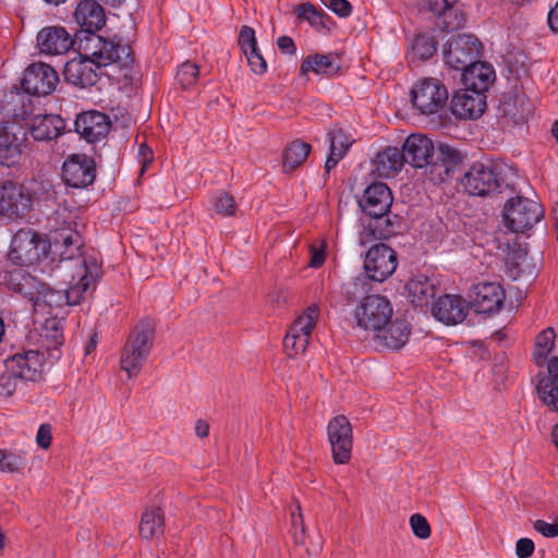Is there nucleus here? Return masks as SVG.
<instances>
[{"instance_id":"nucleus-1","label":"nucleus","mask_w":558,"mask_h":558,"mask_svg":"<svg viewBox=\"0 0 558 558\" xmlns=\"http://www.w3.org/2000/svg\"><path fill=\"white\" fill-rule=\"evenodd\" d=\"M64 276V289H51L41 282L38 298H33L35 313L54 316L52 311L63 305H75L83 300L84 294L94 289L100 278V265L94 257L76 262H64L58 269Z\"/></svg>"},{"instance_id":"nucleus-2","label":"nucleus","mask_w":558,"mask_h":558,"mask_svg":"<svg viewBox=\"0 0 558 558\" xmlns=\"http://www.w3.org/2000/svg\"><path fill=\"white\" fill-rule=\"evenodd\" d=\"M77 218V211L66 206L58 207L49 218L48 240L50 246L59 252L65 262L78 254L82 247V238L76 229Z\"/></svg>"},{"instance_id":"nucleus-3","label":"nucleus","mask_w":558,"mask_h":558,"mask_svg":"<svg viewBox=\"0 0 558 558\" xmlns=\"http://www.w3.org/2000/svg\"><path fill=\"white\" fill-rule=\"evenodd\" d=\"M84 36L76 40L77 51L89 57L100 70L114 63L122 68H128L132 63L131 47L121 39H106L97 34Z\"/></svg>"},{"instance_id":"nucleus-4","label":"nucleus","mask_w":558,"mask_h":558,"mask_svg":"<svg viewBox=\"0 0 558 558\" xmlns=\"http://www.w3.org/2000/svg\"><path fill=\"white\" fill-rule=\"evenodd\" d=\"M154 338V325L146 319L141 322L130 335L120 356V366L129 378L136 377L148 357Z\"/></svg>"},{"instance_id":"nucleus-5","label":"nucleus","mask_w":558,"mask_h":558,"mask_svg":"<svg viewBox=\"0 0 558 558\" xmlns=\"http://www.w3.org/2000/svg\"><path fill=\"white\" fill-rule=\"evenodd\" d=\"M393 316L391 302L383 295L363 298L354 307L352 317L355 326L364 331L375 332Z\"/></svg>"},{"instance_id":"nucleus-6","label":"nucleus","mask_w":558,"mask_h":558,"mask_svg":"<svg viewBox=\"0 0 558 558\" xmlns=\"http://www.w3.org/2000/svg\"><path fill=\"white\" fill-rule=\"evenodd\" d=\"M396 268V252L384 243L375 244L367 251L365 256V275L357 276L354 284H364L366 279L383 282L395 272Z\"/></svg>"},{"instance_id":"nucleus-7","label":"nucleus","mask_w":558,"mask_h":558,"mask_svg":"<svg viewBox=\"0 0 558 558\" xmlns=\"http://www.w3.org/2000/svg\"><path fill=\"white\" fill-rule=\"evenodd\" d=\"M542 216L543 210L538 203L521 196L510 198L504 209L506 227L514 233L531 229Z\"/></svg>"},{"instance_id":"nucleus-8","label":"nucleus","mask_w":558,"mask_h":558,"mask_svg":"<svg viewBox=\"0 0 558 558\" xmlns=\"http://www.w3.org/2000/svg\"><path fill=\"white\" fill-rule=\"evenodd\" d=\"M27 133L24 124L16 119L0 122V163L16 165L25 148Z\"/></svg>"},{"instance_id":"nucleus-9","label":"nucleus","mask_w":558,"mask_h":558,"mask_svg":"<svg viewBox=\"0 0 558 558\" xmlns=\"http://www.w3.org/2000/svg\"><path fill=\"white\" fill-rule=\"evenodd\" d=\"M481 44L470 34L452 35L444 48V61L451 69L463 71L480 57Z\"/></svg>"},{"instance_id":"nucleus-10","label":"nucleus","mask_w":558,"mask_h":558,"mask_svg":"<svg viewBox=\"0 0 558 558\" xmlns=\"http://www.w3.org/2000/svg\"><path fill=\"white\" fill-rule=\"evenodd\" d=\"M413 106L422 114H434L444 108L448 100L446 87L435 78L420 80L411 92Z\"/></svg>"},{"instance_id":"nucleus-11","label":"nucleus","mask_w":558,"mask_h":558,"mask_svg":"<svg viewBox=\"0 0 558 558\" xmlns=\"http://www.w3.org/2000/svg\"><path fill=\"white\" fill-rule=\"evenodd\" d=\"M44 251L41 236L31 229H22L13 235L8 257L15 265L31 266L39 259Z\"/></svg>"},{"instance_id":"nucleus-12","label":"nucleus","mask_w":558,"mask_h":558,"mask_svg":"<svg viewBox=\"0 0 558 558\" xmlns=\"http://www.w3.org/2000/svg\"><path fill=\"white\" fill-rule=\"evenodd\" d=\"M461 184L469 194L484 196L498 189L499 178L492 162H475L465 172Z\"/></svg>"},{"instance_id":"nucleus-13","label":"nucleus","mask_w":558,"mask_h":558,"mask_svg":"<svg viewBox=\"0 0 558 558\" xmlns=\"http://www.w3.org/2000/svg\"><path fill=\"white\" fill-rule=\"evenodd\" d=\"M46 367L45 354L39 350H24L5 361V368L17 377L28 381L41 379Z\"/></svg>"},{"instance_id":"nucleus-14","label":"nucleus","mask_w":558,"mask_h":558,"mask_svg":"<svg viewBox=\"0 0 558 558\" xmlns=\"http://www.w3.org/2000/svg\"><path fill=\"white\" fill-rule=\"evenodd\" d=\"M332 459L337 464L348 463L352 452V426L344 415L335 416L327 426Z\"/></svg>"},{"instance_id":"nucleus-15","label":"nucleus","mask_w":558,"mask_h":558,"mask_svg":"<svg viewBox=\"0 0 558 558\" xmlns=\"http://www.w3.org/2000/svg\"><path fill=\"white\" fill-rule=\"evenodd\" d=\"M96 178L94 160L82 154L69 156L62 166V179L71 187L84 189L93 184Z\"/></svg>"},{"instance_id":"nucleus-16","label":"nucleus","mask_w":558,"mask_h":558,"mask_svg":"<svg viewBox=\"0 0 558 558\" xmlns=\"http://www.w3.org/2000/svg\"><path fill=\"white\" fill-rule=\"evenodd\" d=\"M59 76L56 70L46 63H33L28 65L21 81L23 89L27 94L45 96L56 89Z\"/></svg>"},{"instance_id":"nucleus-17","label":"nucleus","mask_w":558,"mask_h":558,"mask_svg":"<svg viewBox=\"0 0 558 558\" xmlns=\"http://www.w3.org/2000/svg\"><path fill=\"white\" fill-rule=\"evenodd\" d=\"M506 300L502 286L498 282H480L470 294V307L477 313L494 314L501 310Z\"/></svg>"},{"instance_id":"nucleus-18","label":"nucleus","mask_w":558,"mask_h":558,"mask_svg":"<svg viewBox=\"0 0 558 558\" xmlns=\"http://www.w3.org/2000/svg\"><path fill=\"white\" fill-rule=\"evenodd\" d=\"M31 194L21 185L4 183L0 186V215L15 220L23 217L31 208Z\"/></svg>"},{"instance_id":"nucleus-19","label":"nucleus","mask_w":558,"mask_h":558,"mask_svg":"<svg viewBox=\"0 0 558 558\" xmlns=\"http://www.w3.org/2000/svg\"><path fill=\"white\" fill-rule=\"evenodd\" d=\"M410 335L409 323L403 318H393L392 316L389 323L384 324L373 333V340L379 349L397 351L407 344Z\"/></svg>"},{"instance_id":"nucleus-20","label":"nucleus","mask_w":558,"mask_h":558,"mask_svg":"<svg viewBox=\"0 0 558 558\" xmlns=\"http://www.w3.org/2000/svg\"><path fill=\"white\" fill-rule=\"evenodd\" d=\"M36 41L40 53L61 56L76 45V37L73 38L63 26L51 25L37 33Z\"/></svg>"},{"instance_id":"nucleus-21","label":"nucleus","mask_w":558,"mask_h":558,"mask_svg":"<svg viewBox=\"0 0 558 558\" xmlns=\"http://www.w3.org/2000/svg\"><path fill=\"white\" fill-rule=\"evenodd\" d=\"M392 204L390 189L385 183H373L360 199V207L371 218L380 220L387 216Z\"/></svg>"},{"instance_id":"nucleus-22","label":"nucleus","mask_w":558,"mask_h":558,"mask_svg":"<svg viewBox=\"0 0 558 558\" xmlns=\"http://www.w3.org/2000/svg\"><path fill=\"white\" fill-rule=\"evenodd\" d=\"M78 54V58H73L65 63L64 78L70 84L82 88L94 86L101 75V70L89 57Z\"/></svg>"},{"instance_id":"nucleus-23","label":"nucleus","mask_w":558,"mask_h":558,"mask_svg":"<svg viewBox=\"0 0 558 558\" xmlns=\"http://www.w3.org/2000/svg\"><path fill=\"white\" fill-rule=\"evenodd\" d=\"M75 22L81 29L75 34L76 40L87 34H96L106 24V15L102 7L96 0H82L74 11Z\"/></svg>"},{"instance_id":"nucleus-24","label":"nucleus","mask_w":558,"mask_h":558,"mask_svg":"<svg viewBox=\"0 0 558 558\" xmlns=\"http://www.w3.org/2000/svg\"><path fill=\"white\" fill-rule=\"evenodd\" d=\"M110 128L109 117L96 110L83 112L75 120V131L88 143L104 140Z\"/></svg>"},{"instance_id":"nucleus-25","label":"nucleus","mask_w":558,"mask_h":558,"mask_svg":"<svg viewBox=\"0 0 558 558\" xmlns=\"http://www.w3.org/2000/svg\"><path fill=\"white\" fill-rule=\"evenodd\" d=\"M486 108V96L476 89L459 90L451 100V111L462 119H477Z\"/></svg>"},{"instance_id":"nucleus-26","label":"nucleus","mask_w":558,"mask_h":558,"mask_svg":"<svg viewBox=\"0 0 558 558\" xmlns=\"http://www.w3.org/2000/svg\"><path fill=\"white\" fill-rule=\"evenodd\" d=\"M469 305L459 295L446 294L432 305L433 316L447 325H457L465 318Z\"/></svg>"},{"instance_id":"nucleus-27","label":"nucleus","mask_w":558,"mask_h":558,"mask_svg":"<svg viewBox=\"0 0 558 558\" xmlns=\"http://www.w3.org/2000/svg\"><path fill=\"white\" fill-rule=\"evenodd\" d=\"M434 144L429 137L423 134H411L403 144L402 153L405 160L413 167L422 168L433 162Z\"/></svg>"},{"instance_id":"nucleus-28","label":"nucleus","mask_w":558,"mask_h":558,"mask_svg":"<svg viewBox=\"0 0 558 558\" xmlns=\"http://www.w3.org/2000/svg\"><path fill=\"white\" fill-rule=\"evenodd\" d=\"M0 283L13 292L20 293L32 301L38 298V289L41 282L24 269L0 271Z\"/></svg>"},{"instance_id":"nucleus-29","label":"nucleus","mask_w":558,"mask_h":558,"mask_svg":"<svg viewBox=\"0 0 558 558\" xmlns=\"http://www.w3.org/2000/svg\"><path fill=\"white\" fill-rule=\"evenodd\" d=\"M327 135L329 141V154L325 162V170L329 173L347 155L354 138L339 125H332Z\"/></svg>"},{"instance_id":"nucleus-30","label":"nucleus","mask_w":558,"mask_h":558,"mask_svg":"<svg viewBox=\"0 0 558 558\" xmlns=\"http://www.w3.org/2000/svg\"><path fill=\"white\" fill-rule=\"evenodd\" d=\"M462 78L466 88L485 94L495 80V70L489 63L476 59L462 71Z\"/></svg>"},{"instance_id":"nucleus-31","label":"nucleus","mask_w":558,"mask_h":558,"mask_svg":"<svg viewBox=\"0 0 558 558\" xmlns=\"http://www.w3.org/2000/svg\"><path fill=\"white\" fill-rule=\"evenodd\" d=\"M65 123L58 114H37L33 117L29 131L36 141H51L64 130Z\"/></svg>"},{"instance_id":"nucleus-32","label":"nucleus","mask_w":558,"mask_h":558,"mask_svg":"<svg viewBox=\"0 0 558 558\" xmlns=\"http://www.w3.org/2000/svg\"><path fill=\"white\" fill-rule=\"evenodd\" d=\"M405 289L408 291L409 301L418 307L428 306L436 295L434 279L425 275H417L411 278Z\"/></svg>"},{"instance_id":"nucleus-33","label":"nucleus","mask_w":558,"mask_h":558,"mask_svg":"<svg viewBox=\"0 0 558 558\" xmlns=\"http://www.w3.org/2000/svg\"><path fill=\"white\" fill-rule=\"evenodd\" d=\"M541 400L551 410L558 411V357H551L547 365V375L536 386Z\"/></svg>"},{"instance_id":"nucleus-34","label":"nucleus","mask_w":558,"mask_h":558,"mask_svg":"<svg viewBox=\"0 0 558 558\" xmlns=\"http://www.w3.org/2000/svg\"><path fill=\"white\" fill-rule=\"evenodd\" d=\"M405 156L397 147H388L377 154L373 162V172L378 178H390L396 175L403 167Z\"/></svg>"},{"instance_id":"nucleus-35","label":"nucleus","mask_w":558,"mask_h":558,"mask_svg":"<svg viewBox=\"0 0 558 558\" xmlns=\"http://www.w3.org/2000/svg\"><path fill=\"white\" fill-rule=\"evenodd\" d=\"M340 70L339 57L336 53H315L308 56L301 64V72L306 74H332Z\"/></svg>"},{"instance_id":"nucleus-36","label":"nucleus","mask_w":558,"mask_h":558,"mask_svg":"<svg viewBox=\"0 0 558 558\" xmlns=\"http://www.w3.org/2000/svg\"><path fill=\"white\" fill-rule=\"evenodd\" d=\"M436 51V40L430 34H417L412 40L408 57L412 62L429 59Z\"/></svg>"},{"instance_id":"nucleus-37","label":"nucleus","mask_w":558,"mask_h":558,"mask_svg":"<svg viewBox=\"0 0 558 558\" xmlns=\"http://www.w3.org/2000/svg\"><path fill=\"white\" fill-rule=\"evenodd\" d=\"M140 532L144 538L156 537L163 533V513L160 508H150L143 513Z\"/></svg>"},{"instance_id":"nucleus-38","label":"nucleus","mask_w":558,"mask_h":558,"mask_svg":"<svg viewBox=\"0 0 558 558\" xmlns=\"http://www.w3.org/2000/svg\"><path fill=\"white\" fill-rule=\"evenodd\" d=\"M319 316V307L317 304H311L305 308V311L295 318L292 326L290 327V331H293L300 336H303L307 339H311L312 331L317 324V319Z\"/></svg>"},{"instance_id":"nucleus-39","label":"nucleus","mask_w":558,"mask_h":558,"mask_svg":"<svg viewBox=\"0 0 558 558\" xmlns=\"http://www.w3.org/2000/svg\"><path fill=\"white\" fill-rule=\"evenodd\" d=\"M311 151V145L301 141L292 142L284 154L283 169L286 172L302 165Z\"/></svg>"},{"instance_id":"nucleus-40","label":"nucleus","mask_w":558,"mask_h":558,"mask_svg":"<svg viewBox=\"0 0 558 558\" xmlns=\"http://www.w3.org/2000/svg\"><path fill=\"white\" fill-rule=\"evenodd\" d=\"M555 337V331L551 328H546L536 336L534 359L538 365L545 363L548 354L551 352Z\"/></svg>"},{"instance_id":"nucleus-41","label":"nucleus","mask_w":558,"mask_h":558,"mask_svg":"<svg viewBox=\"0 0 558 558\" xmlns=\"http://www.w3.org/2000/svg\"><path fill=\"white\" fill-rule=\"evenodd\" d=\"M308 343L310 339L289 330L283 347L289 356L296 357L305 352Z\"/></svg>"},{"instance_id":"nucleus-42","label":"nucleus","mask_w":558,"mask_h":558,"mask_svg":"<svg viewBox=\"0 0 558 558\" xmlns=\"http://www.w3.org/2000/svg\"><path fill=\"white\" fill-rule=\"evenodd\" d=\"M213 206L216 214L222 217L232 216L235 213L234 199L226 192H219L213 197Z\"/></svg>"},{"instance_id":"nucleus-43","label":"nucleus","mask_w":558,"mask_h":558,"mask_svg":"<svg viewBox=\"0 0 558 558\" xmlns=\"http://www.w3.org/2000/svg\"><path fill=\"white\" fill-rule=\"evenodd\" d=\"M198 76V66L193 62L182 63L177 72V81L183 87L187 88L193 86Z\"/></svg>"},{"instance_id":"nucleus-44","label":"nucleus","mask_w":558,"mask_h":558,"mask_svg":"<svg viewBox=\"0 0 558 558\" xmlns=\"http://www.w3.org/2000/svg\"><path fill=\"white\" fill-rule=\"evenodd\" d=\"M25 466V459L16 453L7 452L0 449V471L17 472Z\"/></svg>"},{"instance_id":"nucleus-45","label":"nucleus","mask_w":558,"mask_h":558,"mask_svg":"<svg viewBox=\"0 0 558 558\" xmlns=\"http://www.w3.org/2000/svg\"><path fill=\"white\" fill-rule=\"evenodd\" d=\"M17 377L5 368V372L0 375V399L11 397L16 390Z\"/></svg>"},{"instance_id":"nucleus-46","label":"nucleus","mask_w":558,"mask_h":558,"mask_svg":"<svg viewBox=\"0 0 558 558\" xmlns=\"http://www.w3.org/2000/svg\"><path fill=\"white\" fill-rule=\"evenodd\" d=\"M295 14L300 20L307 21L311 25L317 26L322 23V15L310 3H302L295 8Z\"/></svg>"},{"instance_id":"nucleus-47","label":"nucleus","mask_w":558,"mask_h":558,"mask_svg":"<svg viewBox=\"0 0 558 558\" xmlns=\"http://www.w3.org/2000/svg\"><path fill=\"white\" fill-rule=\"evenodd\" d=\"M410 525L416 537L426 539L430 536V526L422 514H412L410 518Z\"/></svg>"},{"instance_id":"nucleus-48","label":"nucleus","mask_w":558,"mask_h":558,"mask_svg":"<svg viewBox=\"0 0 558 558\" xmlns=\"http://www.w3.org/2000/svg\"><path fill=\"white\" fill-rule=\"evenodd\" d=\"M239 45L244 52L258 48L255 31L250 26H243L239 34Z\"/></svg>"},{"instance_id":"nucleus-49","label":"nucleus","mask_w":558,"mask_h":558,"mask_svg":"<svg viewBox=\"0 0 558 558\" xmlns=\"http://www.w3.org/2000/svg\"><path fill=\"white\" fill-rule=\"evenodd\" d=\"M325 240L319 239L310 246L311 259L310 266L319 268L325 263Z\"/></svg>"},{"instance_id":"nucleus-50","label":"nucleus","mask_w":558,"mask_h":558,"mask_svg":"<svg viewBox=\"0 0 558 558\" xmlns=\"http://www.w3.org/2000/svg\"><path fill=\"white\" fill-rule=\"evenodd\" d=\"M244 54L254 73L263 74L266 72L267 63L258 48L254 49V51H246Z\"/></svg>"},{"instance_id":"nucleus-51","label":"nucleus","mask_w":558,"mask_h":558,"mask_svg":"<svg viewBox=\"0 0 558 558\" xmlns=\"http://www.w3.org/2000/svg\"><path fill=\"white\" fill-rule=\"evenodd\" d=\"M458 0H428L427 4L429 10L437 15L451 14Z\"/></svg>"},{"instance_id":"nucleus-52","label":"nucleus","mask_w":558,"mask_h":558,"mask_svg":"<svg viewBox=\"0 0 558 558\" xmlns=\"http://www.w3.org/2000/svg\"><path fill=\"white\" fill-rule=\"evenodd\" d=\"M323 4L340 17L351 14L352 7L348 0H320Z\"/></svg>"},{"instance_id":"nucleus-53","label":"nucleus","mask_w":558,"mask_h":558,"mask_svg":"<svg viewBox=\"0 0 558 558\" xmlns=\"http://www.w3.org/2000/svg\"><path fill=\"white\" fill-rule=\"evenodd\" d=\"M534 542L531 538H520L515 544V554L519 558H530L534 551Z\"/></svg>"},{"instance_id":"nucleus-54","label":"nucleus","mask_w":558,"mask_h":558,"mask_svg":"<svg viewBox=\"0 0 558 558\" xmlns=\"http://www.w3.org/2000/svg\"><path fill=\"white\" fill-rule=\"evenodd\" d=\"M534 529L545 537L558 536V523H548L544 520H536Z\"/></svg>"},{"instance_id":"nucleus-55","label":"nucleus","mask_w":558,"mask_h":558,"mask_svg":"<svg viewBox=\"0 0 558 558\" xmlns=\"http://www.w3.org/2000/svg\"><path fill=\"white\" fill-rule=\"evenodd\" d=\"M51 426L49 424H41L38 427L36 441L43 449H48L51 445Z\"/></svg>"},{"instance_id":"nucleus-56","label":"nucleus","mask_w":558,"mask_h":558,"mask_svg":"<svg viewBox=\"0 0 558 558\" xmlns=\"http://www.w3.org/2000/svg\"><path fill=\"white\" fill-rule=\"evenodd\" d=\"M438 159L444 163H454L459 160V153L448 145H439Z\"/></svg>"},{"instance_id":"nucleus-57","label":"nucleus","mask_w":558,"mask_h":558,"mask_svg":"<svg viewBox=\"0 0 558 558\" xmlns=\"http://www.w3.org/2000/svg\"><path fill=\"white\" fill-rule=\"evenodd\" d=\"M277 45L283 53L293 54L296 50L293 39L289 36L279 37Z\"/></svg>"},{"instance_id":"nucleus-58","label":"nucleus","mask_w":558,"mask_h":558,"mask_svg":"<svg viewBox=\"0 0 558 558\" xmlns=\"http://www.w3.org/2000/svg\"><path fill=\"white\" fill-rule=\"evenodd\" d=\"M138 159L142 163V172H144L147 165L153 160L151 149L146 145H141L138 148Z\"/></svg>"},{"instance_id":"nucleus-59","label":"nucleus","mask_w":558,"mask_h":558,"mask_svg":"<svg viewBox=\"0 0 558 558\" xmlns=\"http://www.w3.org/2000/svg\"><path fill=\"white\" fill-rule=\"evenodd\" d=\"M547 22L554 33H558V2L548 12Z\"/></svg>"},{"instance_id":"nucleus-60","label":"nucleus","mask_w":558,"mask_h":558,"mask_svg":"<svg viewBox=\"0 0 558 558\" xmlns=\"http://www.w3.org/2000/svg\"><path fill=\"white\" fill-rule=\"evenodd\" d=\"M195 433L201 438L207 437L209 434V425L203 420L197 421L195 425Z\"/></svg>"},{"instance_id":"nucleus-61","label":"nucleus","mask_w":558,"mask_h":558,"mask_svg":"<svg viewBox=\"0 0 558 558\" xmlns=\"http://www.w3.org/2000/svg\"><path fill=\"white\" fill-rule=\"evenodd\" d=\"M60 323L58 320L53 318H47L46 319V327L47 328H51L53 330V333L51 335V337L53 339H58V337L60 336V327H59Z\"/></svg>"},{"instance_id":"nucleus-62","label":"nucleus","mask_w":558,"mask_h":558,"mask_svg":"<svg viewBox=\"0 0 558 558\" xmlns=\"http://www.w3.org/2000/svg\"><path fill=\"white\" fill-rule=\"evenodd\" d=\"M298 511H300V507H298ZM291 517H292V524H293L294 526H296L298 524H300V525L303 527V519H302V514H301V512H299L298 514H295L294 512H292Z\"/></svg>"},{"instance_id":"nucleus-63","label":"nucleus","mask_w":558,"mask_h":558,"mask_svg":"<svg viewBox=\"0 0 558 558\" xmlns=\"http://www.w3.org/2000/svg\"><path fill=\"white\" fill-rule=\"evenodd\" d=\"M553 441L558 447V424L554 427L551 433Z\"/></svg>"},{"instance_id":"nucleus-64","label":"nucleus","mask_w":558,"mask_h":558,"mask_svg":"<svg viewBox=\"0 0 558 558\" xmlns=\"http://www.w3.org/2000/svg\"><path fill=\"white\" fill-rule=\"evenodd\" d=\"M551 132H553V135L555 136V138L558 142V120L554 123Z\"/></svg>"}]
</instances>
